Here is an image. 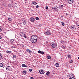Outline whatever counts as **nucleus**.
Masks as SVG:
<instances>
[{
  "label": "nucleus",
  "mask_w": 79,
  "mask_h": 79,
  "mask_svg": "<svg viewBox=\"0 0 79 79\" xmlns=\"http://www.w3.org/2000/svg\"><path fill=\"white\" fill-rule=\"evenodd\" d=\"M37 36L35 35H32L31 38V41L33 44L35 43L37 41Z\"/></svg>",
  "instance_id": "1"
},
{
  "label": "nucleus",
  "mask_w": 79,
  "mask_h": 79,
  "mask_svg": "<svg viewBox=\"0 0 79 79\" xmlns=\"http://www.w3.org/2000/svg\"><path fill=\"white\" fill-rule=\"evenodd\" d=\"M44 34H46L47 35H51V33L50 31H47L44 32Z\"/></svg>",
  "instance_id": "2"
},
{
  "label": "nucleus",
  "mask_w": 79,
  "mask_h": 79,
  "mask_svg": "<svg viewBox=\"0 0 79 79\" xmlns=\"http://www.w3.org/2000/svg\"><path fill=\"white\" fill-rule=\"evenodd\" d=\"M40 73L41 74H44V73H45V71L42 70H40L39 71Z\"/></svg>",
  "instance_id": "3"
},
{
  "label": "nucleus",
  "mask_w": 79,
  "mask_h": 79,
  "mask_svg": "<svg viewBox=\"0 0 79 79\" xmlns=\"http://www.w3.org/2000/svg\"><path fill=\"white\" fill-rule=\"evenodd\" d=\"M51 44H52V47H53V48H55L56 47V44L55 43L52 42L51 43Z\"/></svg>",
  "instance_id": "4"
},
{
  "label": "nucleus",
  "mask_w": 79,
  "mask_h": 79,
  "mask_svg": "<svg viewBox=\"0 0 79 79\" xmlns=\"http://www.w3.org/2000/svg\"><path fill=\"white\" fill-rule=\"evenodd\" d=\"M30 21L32 23H34L35 21V19L33 17H31L30 18Z\"/></svg>",
  "instance_id": "5"
},
{
  "label": "nucleus",
  "mask_w": 79,
  "mask_h": 79,
  "mask_svg": "<svg viewBox=\"0 0 79 79\" xmlns=\"http://www.w3.org/2000/svg\"><path fill=\"white\" fill-rule=\"evenodd\" d=\"M68 2L69 4H72L73 3V0H68Z\"/></svg>",
  "instance_id": "6"
},
{
  "label": "nucleus",
  "mask_w": 79,
  "mask_h": 79,
  "mask_svg": "<svg viewBox=\"0 0 79 79\" xmlns=\"http://www.w3.org/2000/svg\"><path fill=\"white\" fill-rule=\"evenodd\" d=\"M71 29H72V30H73V29H76V27H74V26H72L70 27V28Z\"/></svg>",
  "instance_id": "7"
},
{
  "label": "nucleus",
  "mask_w": 79,
  "mask_h": 79,
  "mask_svg": "<svg viewBox=\"0 0 79 79\" xmlns=\"http://www.w3.org/2000/svg\"><path fill=\"white\" fill-rule=\"evenodd\" d=\"M6 69L7 70V71H10V66H7Z\"/></svg>",
  "instance_id": "8"
},
{
  "label": "nucleus",
  "mask_w": 79,
  "mask_h": 79,
  "mask_svg": "<svg viewBox=\"0 0 79 79\" xmlns=\"http://www.w3.org/2000/svg\"><path fill=\"white\" fill-rule=\"evenodd\" d=\"M24 35V33L23 32H21L20 33V35L21 37H23Z\"/></svg>",
  "instance_id": "9"
},
{
  "label": "nucleus",
  "mask_w": 79,
  "mask_h": 79,
  "mask_svg": "<svg viewBox=\"0 0 79 79\" xmlns=\"http://www.w3.org/2000/svg\"><path fill=\"white\" fill-rule=\"evenodd\" d=\"M74 77V75L73 74H71L70 75V77H71L72 78H73Z\"/></svg>",
  "instance_id": "10"
},
{
  "label": "nucleus",
  "mask_w": 79,
  "mask_h": 79,
  "mask_svg": "<svg viewBox=\"0 0 79 79\" xmlns=\"http://www.w3.org/2000/svg\"><path fill=\"white\" fill-rule=\"evenodd\" d=\"M26 73H27V71L25 70L23 71V74H24V75H25V74H26Z\"/></svg>",
  "instance_id": "11"
},
{
  "label": "nucleus",
  "mask_w": 79,
  "mask_h": 79,
  "mask_svg": "<svg viewBox=\"0 0 79 79\" xmlns=\"http://www.w3.org/2000/svg\"><path fill=\"white\" fill-rule=\"evenodd\" d=\"M50 72L48 71L47 72L46 74L47 76H49V75H50Z\"/></svg>",
  "instance_id": "12"
},
{
  "label": "nucleus",
  "mask_w": 79,
  "mask_h": 79,
  "mask_svg": "<svg viewBox=\"0 0 79 79\" xmlns=\"http://www.w3.org/2000/svg\"><path fill=\"white\" fill-rule=\"evenodd\" d=\"M22 67H24L25 68H27V67L25 64H22Z\"/></svg>",
  "instance_id": "13"
},
{
  "label": "nucleus",
  "mask_w": 79,
  "mask_h": 79,
  "mask_svg": "<svg viewBox=\"0 0 79 79\" xmlns=\"http://www.w3.org/2000/svg\"><path fill=\"white\" fill-rule=\"evenodd\" d=\"M0 60H3V57L2 55H0Z\"/></svg>",
  "instance_id": "14"
},
{
  "label": "nucleus",
  "mask_w": 79,
  "mask_h": 79,
  "mask_svg": "<svg viewBox=\"0 0 79 79\" xmlns=\"http://www.w3.org/2000/svg\"><path fill=\"white\" fill-rule=\"evenodd\" d=\"M47 58L48 59V60H50L51 59V57L50 56H47Z\"/></svg>",
  "instance_id": "15"
},
{
  "label": "nucleus",
  "mask_w": 79,
  "mask_h": 79,
  "mask_svg": "<svg viewBox=\"0 0 79 79\" xmlns=\"http://www.w3.org/2000/svg\"><path fill=\"white\" fill-rule=\"evenodd\" d=\"M59 64L58 63H56V67H59Z\"/></svg>",
  "instance_id": "16"
},
{
  "label": "nucleus",
  "mask_w": 79,
  "mask_h": 79,
  "mask_svg": "<svg viewBox=\"0 0 79 79\" xmlns=\"http://www.w3.org/2000/svg\"><path fill=\"white\" fill-rule=\"evenodd\" d=\"M0 66L1 67H3V64L2 63H0Z\"/></svg>",
  "instance_id": "17"
},
{
  "label": "nucleus",
  "mask_w": 79,
  "mask_h": 79,
  "mask_svg": "<svg viewBox=\"0 0 79 79\" xmlns=\"http://www.w3.org/2000/svg\"><path fill=\"white\" fill-rule=\"evenodd\" d=\"M67 56L68 57V58H71V55H70V54H69L67 55Z\"/></svg>",
  "instance_id": "18"
},
{
  "label": "nucleus",
  "mask_w": 79,
  "mask_h": 79,
  "mask_svg": "<svg viewBox=\"0 0 79 79\" xmlns=\"http://www.w3.org/2000/svg\"><path fill=\"white\" fill-rule=\"evenodd\" d=\"M8 20L9 21H12V19H11V18H8Z\"/></svg>",
  "instance_id": "19"
},
{
  "label": "nucleus",
  "mask_w": 79,
  "mask_h": 79,
  "mask_svg": "<svg viewBox=\"0 0 79 79\" xmlns=\"http://www.w3.org/2000/svg\"><path fill=\"white\" fill-rule=\"evenodd\" d=\"M10 42H11V43H13V42H14V40H10Z\"/></svg>",
  "instance_id": "20"
},
{
  "label": "nucleus",
  "mask_w": 79,
  "mask_h": 79,
  "mask_svg": "<svg viewBox=\"0 0 79 79\" xmlns=\"http://www.w3.org/2000/svg\"><path fill=\"white\" fill-rule=\"evenodd\" d=\"M22 21L23 22V23H24V22H27V21H26V20H24V19L22 20Z\"/></svg>",
  "instance_id": "21"
},
{
  "label": "nucleus",
  "mask_w": 79,
  "mask_h": 79,
  "mask_svg": "<svg viewBox=\"0 0 79 79\" xmlns=\"http://www.w3.org/2000/svg\"><path fill=\"white\" fill-rule=\"evenodd\" d=\"M23 37H24L25 39H26L27 38V37H26V34H24L23 35Z\"/></svg>",
  "instance_id": "22"
},
{
  "label": "nucleus",
  "mask_w": 79,
  "mask_h": 79,
  "mask_svg": "<svg viewBox=\"0 0 79 79\" xmlns=\"http://www.w3.org/2000/svg\"><path fill=\"white\" fill-rule=\"evenodd\" d=\"M13 58H16V56L15 55H13Z\"/></svg>",
  "instance_id": "23"
},
{
  "label": "nucleus",
  "mask_w": 79,
  "mask_h": 79,
  "mask_svg": "<svg viewBox=\"0 0 79 79\" xmlns=\"http://www.w3.org/2000/svg\"><path fill=\"white\" fill-rule=\"evenodd\" d=\"M6 52H7V53H11V51H6Z\"/></svg>",
  "instance_id": "24"
},
{
  "label": "nucleus",
  "mask_w": 79,
  "mask_h": 79,
  "mask_svg": "<svg viewBox=\"0 0 79 79\" xmlns=\"http://www.w3.org/2000/svg\"><path fill=\"white\" fill-rule=\"evenodd\" d=\"M23 24H24V25H26V24H27V22H23Z\"/></svg>",
  "instance_id": "25"
},
{
  "label": "nucleus",
  "mask_w": 79,
  "mask_h": 79,
  "mask_svg": "<svg viewBox=\"0 0 79 79\" xmlns=\"http://www.w3.org/2000/svg\"><path fill=\"white\" fill-rule=\"evenodd\" d=\"M54 9L55 10H56V11H57V10H58V9H57V8H56V7H54Z\"/></svg>",
  "instance_id": "26"
},
{
  "label": "nucleus",
  "mask_w": 79,
  "mask_h": 79,
  "mask_svg": "<svg viewBox=\"0 0 79 79\" xmlns=\"http://www.w3.org/2000/svg\"><path fill=\"white\" fill-rule=\"evenodd\" d=\"M41 55H44V52L42 51L41 52Z\"/></svg>",
  "instance_id": "27"
},
{
  "label": "nucleus",
  "mask_w": 79,
  "mask_h": 79,
  "mask_svg": "<svg viewBox=\"0 0 79 79\" xmlns=\"http://www.w3.org/2000/svg\"><path fill=\"white\" fill-rule=\"evenodd\" d=\"M35 19L36 20H39V18L38 17H36Z\"/></svg>",
  "instance_id": "28"
},
{
  "label": "nucleus",
  "mask_w": 79,
  "mask_h": 79,
  "mask_svg": "<svg viewBox=\"0 0 79 79\" xmlns=\"http://www.w3.org/2000/svg\"><path fill=\"white\" fill-rule=\"evenodd\" d=\"M29 71H30V72H32V70L31 69H29Z\"/></svg>",
  "instance_id": "29"
},
{
  "label": "nucleus",
  "mask_w": 79,
  "mask_h": 79,
  "mask_svg": "<svg viewBox=\"0 0 79 79\" xmlns=\"http://www.w3.org/2000/svg\"><path fill=\"white\" fill-rule=\"evenodd\" d=\"M61 23L62 24V26H64V23L63 22H62Z\"/></svg>",
  "instance_id": "30"
},
{
  "label": "nucleus",
  "mask_w": 79,
  "mask_h": 79,
  "mask_svg": "<svg viewBox=\"0 0 79 79\" xmlns=\"http://www.w3.org/2000/svg\"><path fill=\"white\" fill-rule=\"evenodd\" d=\"M2 27H0V32H1L2 31Z\"/></svg>",
  "instance_id": "31"
},
{
  "label": "nucleus",
  "mask_w": 79,
  "mask_h": 79,
  "mask_svg": "<svg viewBox=\"0 0 79 79\" xmlns=\"http://www.w3.org/2000/svg\"><path fill=\"white\" fill-rule=\"evenodd\" d=\"M39 53H41V51L39 50L38 51Z\"/></svg>",
  "instance_id": "32"
},
{
  "label": "nucleus",
  "mask_w": 79,
  "mask_h": 79,
  "mask_svg": "<svg viewBox=\"0 0 79 79\" xmlns=\"http://www.w3.org/2000/svg\"><path fill=\"white\" fill-rule=\"evenodd\" d=\"M32 4L33 5H35V2H32Z\"/></svg>",
  "instance_id": "33"
},
{
  "label": "nucleus",
  "mask_w": 79,
  "mask_h": 79,
  "mask_svg": "<svg viewBox=\"0 0 79 79\" xmlns=\"http://www.w3.org/2000/svg\"><path fill=\"white\" fill-rule=\"evenodd\" d=\"M46 9H47V10H48V6H47L46 7Z\"/></svg>",
  "instance_id": "34"
},
{
  "label": "nucleus",
  "mask_w": 79,
  "mask_h": 79,
  "mask_svg": "<svg viewBox=\"0 0 79 79\" xmlns=\"http://www.w3.org/2000/svg\"><path fill=\"white\" fill-rule=\"evenodd\" d=\"M36 8H39V5L36 6Z\"/></svg>",
  "instance_id": "35"
},
{
  "label": "nucleus",
  "mask_w": 79,
  "mask_h": 79,
  "mask_svg": "<svg viewBox=\"0 0 79 79\" xmlns=\"http://www.w3.org/2000/svg\"><path fill=\"white\" fill-rule=\"evenodd\" d=\"M26 51H27V52H29V50L27 49Z\"/></svg>",
  "instance_id": "36"
},
{
  "label": "nucleus",
  "mask_w": 79,
  "mask_h": 79,
  "mask_svg": "<svg viewBox=\"0 0 79 79\" xmlns=\"http://www.w3.org/2000/svg\"><path fill=\"white\" fill-rule=\"evenodd\" d=\"M31 79H34V78L33 77H31Z\"/></svg>",
  "instance_id": "37"
},
{
  "label": "nucleus",
  "mask_w": 79,
  "mask_h": 79,
  "mask_svg": "<svg viewBox=\"0 0 79 79\" xmlns=\"http://www.w3.org/2000/svg\"><path fill=\"white\" fill-rule=\"evenodd\" d=\"M63 5H61L60 6V7L62 8V7H63Z\"/></svg>",
  "instance_id": "38"
},
{
  "label": "nucleus",
  "mask_w": 79,
  "mask_h": 79,
  "mask_svg": "<svg viewBox=\"0 0 79 79\" xmlns=\"http://www.w3.org/2000/svg\"><path fill=\"white\" fill-rule=\"evenodd\" d=\"M28 52L29 53H31V52H32L31 51L29 50V51Z\"/></svg>",
  "instance_id": "39"
},
{
  "label": "nucleus",
  "mask_w": 79,
  "mask_h": 79,
  "mask_svg": "<svg viewBox=\"0 0 79 79\" xmlns=\"http://www.w3.org/2000/svg\"><path fill=\"white\" fill-rule=\"evenodd\" d=\"M67 77H70V75H68L67 76Z\"/></svg>",
  "instance_id": "40"
},
{
  "label": "nucleus",
  "mask_w": 79,
  "mask_h": 79,
  "mask_svg": "<svg viewBox=\"0 0 79 79\" xmlns=\"http://www.w3.org/2000/svg\"><path fill=\"white\" fill-rule=\"evenodd\" d=\"M62 48L64 49L65 48V47L64 46H63V47H62Z\"/></svg>",
  "instance_id": "41"
},
{
  "label": "nucleus",
  "mask_w": 79,
  "mask_h": 79,
  "mask_svg": "<svg viewBox=\"0 0 79 79\" xmlns=\"http://www.w3.org/2000/svg\"><path fill=\"white\" fill-rule=\"evenodd\" d=\"M70 63H72L73 62V60H70Z\"/></svg>",
  "instance_id": "42"
},
{
  "label": "nucleus",
  "mask_w": 79,
  "mask_h": 79,
  "mask_svg": "<svg viewBox=\"0 0 79 79\" xmlns=\"http://www.w3.org/2000/svg\"><path fill=\"white\" fill-rule=\"evenodd\" d=\"M66 16H68V13H66Z\"/></svg>",
  "instance_id": "43"
},
{
  "label": "nucleus",
  "mask_w": 79,
  "mask_h": 79,
  "mask_svg": "<svg viewBox=\"0 0 79 79\" xmlns=\"http://www.w3.org/2000/svg\"><path fill=\"white\" fill-rule=\"evenodd\" d=\"M38 26L40 27H41V25H39Z\"/></svg>",
  "instance_id": "44"
},
{
  "label": "nucleus",
  "mask_w": 79,
  "mask_h": 79,
  "mask_svg": "<svg viewBox=\"0 0 79 79\" xmlns=\"http://www.w3.org/2000/svg\"><path fill=\"white\" fill-rule=\"evenodd\" d=\"M37 3L35 2V5H37Z\"/></svg>",
  "instance_id": "45"
},
{
  "label": "nucleus",
  "mask_w": 79,
  "mask_h": 79,
  "mask_svg": "<svg viewBox=\"0 0 79 79\" xmlns=\"http://www.w3.org/2000/svg\"><path fill=\"white\" fill-rule=\"evenodd\" d=\"M2 37L0 36V39H2Z\"/></svg>",
  "instance_id": "46"
},
{
  "label": "nucleus",
  "mask_w": 79,
  "mask_h": 79,
  "mask_svg": "<svg viewBox=\"0 0 79 79\" xmlns=\"http://www.w3.org/2000/svg\"><path fill=\"white\" fill-rule=\"evenodd\" d=\"M72 79H75V78H74V77H73V78H72Z\"/></svg>",
  "instance_id": "47"
},
{
  "label": "nucleus",
  "mask_w": 79,
  "mask_h": 79,
  "mask_svg": "<svg viewBox=\"0 0 79 79\" xmlns=\"http://www.w3.org/2000/svg\"><path fill=\"white\" fill-rule=\"evenodd\" d=\"M78 27L79 28V25H78Z\"/></svg>",
  "instance_id": "48"
},
{
  "label": "nucleus",
  "mask_w": 79,
  "mask_h": 79,
  "mask_svg": "<svg viewBox=\"0 0 79 79\" xmlns=\"http://www.w3.org/2000/svg\"><path fill=\"white\" fill-rule=\"evenodd\" d=\"M78 59L79 60V57H78Z\"/></svg>",
  "instance_id": "49"
},
{
  "label": "nucleus",
  "mask_w": 79,
  "mask_h": 79,
  "mask_svg": "<svg viewBox=\"0 0 79 79\" xmlns=\"http://www.w3.org/2000/svg\"><path fill=\"white\" fill-rule=\"evenodd\" d=\"M15 5H16V4L15 3Z\"/></svg>",
  "instance_id": "50"
}]
</instances>
